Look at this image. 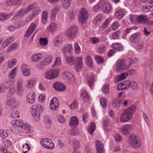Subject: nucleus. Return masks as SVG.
I'll return each instance as SVG.
<instances>
[{"label": "nucleus", "mask_w": 153, "mask_h": 153, "mask_svg": "<svg viewBox=\"0 0 153 153\" xmlns=\"http://www.w3.org/2000/svg\"><path fill=\"white\" fill-rule=\"evenodd\" d=\"M32 9H33V13L32 15L31 19L35 17L36 15L39 14V11H41L40 8L37 6L36 3H32L25 9H22L20 11L18 12L16 15L13 17V19L16 20L17 19H19L22 17L25 13H27Z\"/></svg>", "instance_id": "obj_1"}, {"label": "nucleus", "mask_w": 153, "mask_h": 153, "mask_svg": "<svg viewBox=\"0 0 153 153\" xmlns=\"http://www.w3.org/2000/svg\"><path fill=\"white\" fill-rule=\"evenodd\" d=\"M136 109V106L133 105L130 106L128 109L124 110L121 116V122H125L129 120L132 118L133 114L135 111Z\"/></svg>", "instance_id": "obj_2"}, {"label": "nucleus", "mask_w": 153, "mask_h": 153, "mask_svg": "<svg viewBox=\"0 0 153 153\" xmlns=\"http://www.w3.org/2000/svg\"><path fill=\"white\" fill-rule=\"evenodd\" d=\"M129 145L134 149H138L142 146L141 139L139 136L136 134H131L129 137Z\"/></svg>", "instance_id": "obj_3"}, {"label": "nucleus", "mask_w": 153, "mask_h": 153, "mask_svg": "<svg viewBox=\"0 0 153 153\" xmlns=\"http://www.w3.org/2000/svg\"><path fill=\"white\" fill-rule=\"evenodd\" d=\"M43 107L40 104H37L33 106L31 112L33 117H36L39 119L40 114L43 111Z\"/></svg>", "instance_id": "obj_4"}, {"label": "nucleus", "mask_w": 153, "mask_h": 153, "mask_svg": "<svg viewBox=\"0 0 153 153\" xmlns=\"http://www.w3.org/2000/svg\"><path fill=\"white\" fill-rule=\"evenodd\" d=\"M59 73V69H51L45 73V77L47 79H53L58 76Z\"/></svg>", "instance_id": "obj_5"}, {"label": "nucleus", "mask_w": 153, "mask_h": 153, "mask_svg": "<svg viewBox=\"0 0 153 153\" xmlns=\"http://www.w3.org/2000/svg\"><path fill=\"white\" fill-rule=\"evenodd\" d=\"M88 13L86 9H82L78 16L79 21L82 24H85L88 20Z\"/></svg>", "instance_id": "obj_6"}, {"label": "nucleus", "mask_w": 153, "mask_h": 153, "mask_svg": "<svg viewBox=\"0 0 153 153\" xmlns=\"http://www.w3.org/2000/svg\"><path fill=\"white\" fill-rule=\"evenodd\" d=\"M78 29L76 26L71 27L67 32V36L69 39H72L75 38L78 33Z\"/></svg>", "instance_id": "obj_7"}, {"label": "nucleus", "mask_w": 153, "mask_h": 153, "mask_svg": "<svg viewBox=\"0 0 153 153\" xmlns=\"http://www.w3.org/2000/svg\"><path fill=\"white\" fill-rule=\"evenodd\" d=\"M126 65L123 59L118 61L117 63L116 69L117 71L119 72H122L126 68Z\"/></svg>", "instance_id": "obj_8"}, {"label": "nucleus", "mask_w": 153, "mask_h": 153, "mask_svg": "<svg viewBox=\"0 0 153 153\" xmlns=\"http://www.w3.org/2000/svg\"><path fill=\"white\" fill-rule=\"evenodd\" d=\"M59 102L56 97H54L51 100L50 107L51 110L54 111L57 109L59 105Z\"/></svg>", "instance_id": "obj_9"}, {"label": "nucleus", "mask_w": 153, "mask_h": 153, "mask_svg": "<svg viewBox=\"0 0 153 153\" xmlns=\"http://www.w3.org/2000/svg\"><path fill=\"white\" fill-rule=\"evenodd\" d=\"M142 37V34L140 33H134L131 36L130 40L133 43H136L140 41Z\"/></svg>", "instance_id": "obj_10"}, {"label": "nucleus", "mask_w": 153, "mask_h": 153, "mask_svg": "<svg viewBox=\"0 0 153 153\" xmlns=\"http://www.w3.org/2000/svg\"><path fill=\"white\" fill-rule=\"evenodd\" d=\"M53 87L56 91H63L66 89L65 85L58 82L54 83L53 84Z\"/></svg>", "instance_id": "obj_11"}, {"label": "nucleus", "mask_w": 153, "mask_h": 153, "mask_svg": "<svg viewBox=\"0 0 153 153\" xmlns=\"http://www.w3.org/2000/svg\"><path fill=\"white\" fill-rule=\"evenodd\" d=\"M52 59V57L51 56H48L45 58L44 60L42 61L41 62L40 66V68H39L41 70H43L44 69L43 66L50 64L51 62Z\"/></svg>", "instance_id": "obj_12"}, {"label": "nucleus", "mask_w": 153, "mask_h": 153, "mask_svg": "<svg viewBox=\"0 0 153 153\" xmlns=\"http://www.w3.org/2000/svg\"><path fill=\"white\" fill-rule=\"evenodd\" d=\"M131 82L129 80H125L123 81L121 83H119L121 84V86L123 88H121V89H119L120 85H118L117 87V89L118 91L125 90L128 88L130 85Z\"/></svg>", "instance_id": "obj_13"}, {"label": "nucleus", "mask_w": 153, "mask_h": 153, "mask_svg": "<svg viewBox=\"0 0 153 153\" xmlns=\"http://www.w3.org/2000/svg\"><path fill=\"white\" fill-rule=\"evenodd\" d=\"M79 124L78 118L75 116L72 117L70 120L69 126L73 128H76L77 127Z\"/></svg>", "instance_id": "obj_14"}, {"label": "nucleus", "mask_w": 153, "mask_h": 153, "mask_svg": "<svg viewBox=\"0 0 153 153\" xmlns=\"http://www.w3.org/2000/svg\"><path fill=\"white\" fill-rule=\"evenodd\" d=\"M62 52L63 54L65 57L66 56V53H70L72 52L73 48L71 45L67 44L62 48Z\"/></svg>", "instance_id": "obj_15"}, {"label": "nucleus", "mask_w": 153, "mask_h": 153, "mask_svg": "<svg viewBox=\"0 0 153 153\" xmlns=\"http://www.w3.org/2000/svg\"><path fill=\"white\" fill-rule=\"evenodd\" d=\"M37 27V25L34 23H32L27 32L25 36L27 37L30 35L35 30Z\"/></svg>", "instance_id": "obj_16"}, {"label": "nucleus", "mask_w": 153, "mask_h": 153, "mask_svg": "<svg viewBox=\"0 0 153 153\" xmlns=\"http://www.w3.org/2000/svg\"><path fill=\"white\" fill-rule=\"evenodd\" d=\"M82 58L78 57L76 58V61L75 65V68L77 71H79L82 68Z\"/></svg>", "instance_id": "obj_17"}, {"label": "nucleus", "mask_w": 153, "mask_h": 153, "mask_svg": "<svg viewBox=\"0 0 153 153\" xmlns=\"http://www.w3.org/2000/svg\"><path fill=\"white\" fill-rule=\"evenodd\" d=\"M95 146L97 151L98 153H103L104 152V146L101 144L100 141L97 140L95 142Z\"/></svg>", "instance_id": "obj_18"}, {"label": "nucleus", "mask_w": 153, "mask_h": 153, "mask_svg": "<svg viewBox=\"0 0 153 153\" xmlns=\"http://www.w3.org/2000/svg\"><path fill=\"white\" fill-rule=\"evenodd\" d=\"M35 99V95L34 92L29 93L27 94L26 97V101L27 102L32 103L34 102Z\"/></svg>", "instance_id": "obj_19"}, {"label": "nucleus", "mask_w": 153, "mask_h": 153, "mask_svg": "<svg viewBox=\"0 0 153 153\" xmlns=\"http://www.w3.org/2000/svg\"><path fill=\"white\" fill-rule=\"evenodd\" d=\"M57 27V25L56 23L52 22L47 26V29L49 32L53 33L56 31Z\"/></svg>", "instance_id": "obj_20"}, {"label": "nucleus", "mask_w": 153, "mask_h": 153, "mask_svg": "<svg viewBox=\"0 0 153 153\" xmlns=\"http://www.w3.org/2000/svg\"><path fill=\"white\" fill-rule=\"evenodd\" d=\"M11 123L13 126L17 127H22L23 128V123L22 120H14L11 122Z\"/></svg>", "instance_id": "obj_21"}, {"label": "nucleus", "mask_w": 153, "mask_h": 153, "mask_svg": "<svg viewBox=\"0 0 153 153\" xmlns=\"http://www.w3.org/2000/svg\"><path fill=\"white\" fill-rule=\"evenodd\" d=\"M147 20V16L142 14L139 16L137 17L136 21L139 23H144L146 22Z\"/></svg>", "instance_id": "obj_22"}, {"label": "nucleus", "mask_w": 153, "mask_h": 153, "mask_svg": "<svg viewBox=\"0 0 153 153\" xmlns=\"http://www.w3.org/2000/svg\"><path fill=\"white\" fill-rule=\"evenodd\" d=\"M80 96L81 98L85 102H87L90 100V97L86 90H83Z\"/></svg>", "instance_id": "obj_23"}, {"label": "nucleus", "mask_w": 153, "mask_h": 153, "mask_svg": "<svg viewBox=\"0 0 153 153\" xmlns=\"http://www.w3.org/2000/svg\"><path fill=\"white\" fill-rule=\"evenodd\" d=\"M131 128V126L130 124L125 125L122 128V132L124 134H127L129 133Z\"/></svg>", "instance_id": "obj_24"}, {"label": "nucleus", "mask_w": 153, "mask_h": 153, "mask_svg": "<svg viewBox=\"0 0 153 153\" xmlns=\"http://www.w3.org/2000/svg\"><path fill=\"white\" fill-rule=\"evenodd\" d=\"M60 10V8L58 7H55L53 8L51 13V17L52 19H55L56 13Z\"/></svg>", "instance_id": "obj_25"}, {"label": "nucleus", "mask_w": 153, "mask_h": 153, "mask_svg": "<svg viewBox=\"0 0 153 153\" xmlns=\"http://www.w3.org/2000/svg\"><path fill=\"white\" fill-rule=\"evenodd\" d=\"M122 100L119 98H116L114 99L112 102V104L114 107H118L122 104Z\"/></svg>", "instance_id": "obj_26"}, {"label": "nucleus", "mask_w": 153, "mask_h": 153, "mask_svg": "<svg viewBox=\"0 0 153 153\" xmlns=\"http://www.w3.org/2000/svg\"><path fill=\"white\" fill-rule=\"evenodd\" d=\"M125 13L123 9H120L115 12V16L117 18L120 19L124 15Z\"/></svg>", "instance_id": "obj_27"}, {"label": "nucleus", "mask_w": 153, "mask_h": 153, "mask_svg": "<svg viewBox=\"0 0 153 153\" xmlns=\"http://www.w3.org/2000/svg\"><path fill=\"white\" fill-rule=\"evenodd\" d=\"M66 62L70 65H73L75 62V59L72 56H67L66 58Z\"/></svg>", "instance_id": "obj_28"}, {"label": "nucleus", "mask_w": 153, "mask_h": 153, "mask_svg": "<svg viewBox=\"0 0 153 153\" xmlns=\"http://www.w3.org/2000/svg\"><path fill=\"white\" fill-rule=\"evenodd\" d=\"M69 142L70 143L71 142H72V145L74 149V150H76V149L79 148L80 146V144L75 139H72L71 141L70 140Z\"/></svg>", "instance_id": "obj_29"}, {"label": "nucleus", "mask_w": 153, "mask_h": 153, "mask_svg": "<svg viewBox=\"0 0 153 153\" xmlns=\"http://www.w3.org/2000/svg\"><path fill=\"white\" fill-rule=\"evenodd\" d=\"M71 2V0H62V6L64 8H68L70 7Z\"/></svg>", "instance_id": "obj_30"}, {"label": "nucleus", "mask_w": 153, "mask_h": 153, "mask_svg": "<svg viewBox=\"0 0 153 153\" xmlns=\"http://www.w3.org/2000/svg\"><path fill=\"white\" fill-rule=\"evenodd\" d=\"M87 82L89 86L92 87L94 83V77L93 76L91 75L88 77Z\"/></svg>", "instance_id": "obj_31"}, {"label": "nucleus", "mask_w": 153, "mask_h": 153, "mask_svg": "<svg viewBox=\"0 0 153 153\" xmlns=\"http://www.w3.org/2000/svg\"><path fill=\"white\" fill-rule=\"evenodd\" d=\"M112 47L115 49L119 51H121L122 50L123 48L122 46L118 43H113Z\"/></svg>", "instance_id": "obj_32"}, {"label": "nucleus", "mask_w": 153, "mask_h": 153, "mask_svg": "<svg viewBox=\"0 0 153 153\" xmlns=\"http://www.w3.org/2000/svg\"><path fill=\"white\" fill-rule=\"evenodd\" d=\"M86 62L87 65L90 68H92L93 66V61L90 55H88L86 56Z\"/></svg>", "instance_id": "obj_33"}, {"label": "nucleus", "mask_w": 153, "mask_h": 153, "mask_svg": "<svg viewBox=\"0 0 153 153\" xmlns=\"http://www.w3.org/2000/svg\"><path fill=\"white\" fill-rule=\"evenodd\" d=\"M96 125L94 123H91L89 127L88 128V131L91 135H92L96 129Z\"/></svg>", "instance_id": "obj_34"}, {"label": "nucleus", "mask_w": 153, "mask_h": 153, "mask_svg": "<svg viewBox=\"0 0 153 153\" xmlns=\"http://www.w3.org/2000/svg\"><path fill=\"white\" fill-rule=\"evenodd\" d=\"M10 18V16L6 13H0V21H5L7 20Z\"/></svg>", "instance_id": "obj_35"}, {"label": "nucleus", "mask_w": 153, "mask_h": 153, "mask_svg": "<svg viewBox=\"0 0 153 153\" xmlns=\"http://www.w3.org/2000/svg\"><path fill=\"white\" fill-rule=\"evenodd\" d=\"M100 9L105 12V0H100L98 3Z\"/></svg>", "instance_id": "obj_36"}, {"label": "nucleus", "mask_w": 153, "mask_h": 153, "mask_svg": "<svg viewBox=\"0 0 153 153\" xmlns=\"http://www.w3.org/2000/svg\"><path fill=\"white\" fill-rule=\"evenodd\" d=\"M112 128L111 124L108 119H106V131L109 132L111 131Z\"/></svg>", "instance_id": "obj_37"}, {"label": "nucleus", "mask_w": 153, "mask_h": 153, "mask_svg": "<svg viewBox=\"0 0 153 153\" xmlns=\"http://www.w3.org/2000/svg\"><path fill=\"white\" fill-rule=\"evenodd\" d=\"M48 13L47 11H43L42 15V22L45 24L47 20Z\"/></svg>", "instance_id": "obj_38"}, {"label": "nucleus", "mask_w": 153, "mask_h": 153, "mask_svg": "<svg viewBox=\"0 0 153 153\" xmlns=\"http://www.w3.org/2000/svg\"><path fill=\"white\" fill-rule=\"evenodd\" d=\"M149 75H146L143 80V86L144 88H146L149 85Z\"/></svg>", "instance_id": "obj_39"}, {"label": "nucleus", "mask_w": 153, "mask_h": 153, "mask_svg": "<svg viewBox=\"0 0 153 153\" xmlns=\"http://www.w3.org/2000/svg\"><path fill=\"white\" fill-rule=\"evenodd\" d=\"M42 55L40 54H37L33 55L31 57V60L34 62L37 61L41 59Z\"/></svg>", "instance_id": "obj_40"}, {"label": "nucleus", "mask_w": 153, "mask_h": 153, "mask_svg": "<svg viewBox=\"0 0 153 153\" xmlns=\"http://www.w3.org/2000/svg\"><path fill=\"white\" fill-rule=\"evenodd\" d=\"M65 78H67L71 80L74 79L73 75L70 74L68 71H65L63 74Z\"/></svg>", "instance_id": "obj_41"}, {"label": "nucleus", "mask_w": 153, "mask_h": 153, "mask_svg": "<svg viewBox=\"0 0 153 153\" xmlns=\"http://www.w3.org/2000/svg\"><path fill=\"white\" fill-rule=\"evenodd\" d=\"M22 148V150L24 153H27L30 149V147L28 144L26 143L23 145Z\"/></svg>", "instance_id": "obj_42"}, {"label": "nucleus", "mask_w": 153, "mask_h": 153, "mask_svg": "<svg viewBox=\"0 0 153 153\" xmlns=\"http://www.w3.org/2000/svg\"><path fill=\"white\" fill-rule=\"evenodd\" d=\"M17 44L14 43H13L7 49L8 51H10L12 50H14L17 48Z\"/></svg>", "instance_id": "obj_43"}, {"label": "nucleus", "mask_w": 153, "mask_h": 153, "mask_svg": "<svg viewBox=\"0 0 153 153\" xmlns=\"http://www.w3.org/2000/svg\"><path fill=\"white\" fill-rule=\"evenodd\" d=\"M39 43L41 45H45L48 43V40L47 39L45 38H40L39 39Z\"/></svg>", "instance_id": "obj_44"}, {"label": "nucleus", "mask_w": 153, "mask_h": 153, "mask_svg": "<svg viewBox=\"0 0 153 153\" xmlns=\"http://www.w3.org/2000/svg\"><path fill=\"white\" fill-rule=\"evenodd\" d=\"M99 41V39L96 37L90 38L89 40L90 42L93 44H96Z\"/></svg>", "instance_id": "obj_45"}, {"label": "nucleus", "mask_w": 153, "mask_h": 153, "mask_svg": "<svg viewBox=\"0 0 153 153\" xmlns=\"http://www.w3.org/2000/svg\"><path fill=\"white\" fill-rule=\"evenodd\" d=\"M137 45L136 46V48L138 50H141L143 47L144 44L142 41H139L137 42Z\"/></svg>", "instance_id": "obj_46"}, {"label": "nucleus", "mask_w": 153, "mask_h": 153, "mask_svg": "<svg viewBox=\"0 0 153 153\" xmlns=\"http://www.w3.org/2000/svg\"><path fill=\"white\" fill-rule=\"evenodd\" d=\"M111 5L108 3L106 2V13H108L112 9Z\"/></svg>", "instance_id": "obj_47"}, {"label": "nucleus", "mask_w": 153, "mask_h": 153, "mask_svg": "<svg viewBox=\"0 0 153 153\" xmlns=\"http://www.w3.org/2000/svg\"><path fill=\"white\" fill-rule=\"evenodd\" d=\"M15 90V89L14 88H10L9 90V93L7 95V97L10 98L11 96L13 95V94L14 93Z\"/></svg>", "instance_id": "obj_48"}, {"label": "nucleus", "mask_w": 153, "mask_h": 153, "mask_svg": "<svg viewBox=\"0 0 153 153\" xmlns=\"http://www.w3.org/2000/svg\"><path fill=\"white\" fill-rule=\"evenodd\" d=\"M130 87L133 90H136L137 88L138 85L137 83L135 82H131Z\"/></svg>", "instance_id": "obj_49"}, {"label": "nucleus", "mask_w": 153, "mask_h": 153, "mask_svg": "<svg viewBox=\"0 0 153 153\" xmlns=\"http://www.w3.org/2000/svg\"><path fill=\"white\" fill-rule=\"evenodd\" d=\"M128 76L126 73H123L121 74L118 78V79L119 81H121L125 79Z\"/></svg>", "instance_id": "obj_50"}, {"label": "nucleus", "mask_w": 153, "mask_h": 153, "mask_svg": "<svg viewBox=\"0 0 153 153\" xmlns=\"http://www.w3.org/2000/svg\"><path fill=\"white\" fill-rule=\"evenodd\" d=\"M18 111H16L12 112L11 114V116L12 118H19V114L18 113Z\"/></svg>", "instance_id": "obj_51"}, {"label": "nucleus", "mask_w": 153, "mask_h": 153, "mask_svg": "<svg viewBox=\"0 0 153 153\" xmlns=\"http://www.w3.org/2000/svg\"><path fill=\"white\" fill-rule=\"evenodd\" d=\"M95 59L97 62L100 64L102 63L104 60V59L102 58L99 56H96L95 57Z\"/></svg>", "instance_id": "obj_52"}, {"label": "nucleus", "mask_w": 153, "mask_h": 153, "mask_svg": "<svg viewBox=\"0 0 153 153\" xmlns=\"http://www.w3.org/2000/svg\"><path fill=\"white\" fill-rule=\"evenodd\" d=\"M53 42L54 44L56 46H57V45L60 43L61 42V38L59 37H57L55 38Z\"/></svg>", "instance_id": "obj_53"}, {"label": "nucleus", "mask_w": 153, "mask_h": 153, "mask_svg": "<svg viewBox=\"0 0 153 153\" xmlns=\"http://www.w3.org/2000/svg\"><path fill=\"white\" fill-rule=\"evenodd\" d=\"M16 102V100L14 98L10 99L7 100V104L9 105H12Z\"/></svg>", "instance_id": "obj_54"}, {"label": "nucleus", "mask_w": 153, "mask_h": 153, "mask_svg": "<svg viewBox=\"0 0 153 153\" xmlns=\"http://www.w3.org/2000/svg\"><path fill=\"white\" fill-rule=\"evenodd\" d=\"M34 85V82L33 80H30L27 82V88H30L33 87Z\"/></svg>", "instance_id": "obj_55"}, {"label": "nucleus", "mask_w": 153, "mask_h": 153, "mask_svg": "<svg viewBox=\"0 0 153 153\" xmlns=\"http://www.w3.org/2000/svg\"><path fill=\"white\" fill-rule=\"evenodd\" d=\"M22 74L25 76H28L30 74V71L28 69H27L24 70L22 71Z\"/></svg>", "instance_id": "obj_56"}, {"label": "nucleus", "mask_w": 153, "mask_h": 153, "mask_svg": "<svg viewBox=\"0 0 153 153\" xmlns=\"http://www.w3.org/2000/svg\"><path fill=\"white\" fill-rule=\"evenodd\" d=\"M119 26V25L118 22H115L113 23L111 26V27L113 30H115L118 28Z\"/></svg>", "instance_id": "obj_57"}, {"label": "nucleus", "mask_w": 153, "mask_h": 153, "mask_svg": "<svg viewBox=\"0 0 153 153\" xmlns=\"http://www.w3.org/2000/svg\"><path fill=\"white\" fill-rule=\"evenodd\" d=\"M74 47L75 52L76 53H79L80 52V49L78 43H76L75 44Z\"/></svg>", "instance_id": "obj_58"}, {"label": "nucleus", "mask_w": 153, "mask_h": 153, "mask_svg": "<svg viewBox=\"0 0 153 153\" xmlns=\"http://www.w3.org/2000/svg\"><path fill=\"white\" fill-rule=\"evenodd\" d=\"M14 38L13 36H11L7 38L5 40L8 45L10 44L13 42L14 40Z\"/></svg>", "instance_id": "obj_59"}, {"label": "nucleus", "mask_w": 153, "mask_h": 153, "mask_svg": "<svg viewBox=\"0 0 153 153\" xmlns=\"http://www.w3.org/2000/svg\"><path fill=\"white\" fill-rule=\"evenodd\" d=\"M0 134L1 137L4 138L8 136V134L6 132L4 131L3 130L0 131Z\"/></svg>", "instance_id": "obj_60"}, {"label": "nucleus", "mask_w": 153, "mask_h": 153, "mask_svg": "<svg viewBox=\"0 0 153 153\" xmlns=\"http://www.w3.org/2000/svg\"><path fill=\"white\" fill-rule=\"evenodd\" d=\"M100 103L102 107L104 108H105V98L102 97L100 98Z\"/></svg>", "instance_id": "obj_61"}, {"label": "nucleus", "mask_w": 153, "mask_h": 153, "mask_svg": "<svg viewBox=\"0 0 153 153\" xmlns=\"http://www.w3.org/2000/svg\"><path fill=\"white\" fill-rule=\"evenodd\" d=\"M58 120L59 123H63L65 122V120L63 116L60 115L57 118Z\"/></svg>", "instance_id": "obj_62"}, {"label": "nucleus", "mask_w": 153, "mask_h": 153, "mask_svg": "<svg viewBox=\"0 0 153 153\" xmlns=\"http://www.w3.org/2000/svg\"><path fill=\"white\" fill-rule=\"evenodd\" d=\"M114 139L117 141L120 142L121 140V137L120 135L117 134H115L114 135Z\"/></svg>", "instance_id": "obj_63"}, {"label": "nucleus", "mask_w": 153, "mask_h": 153, "mask_svg": "<svg viewBox=\"0 0 153 153\" xmlns=\"http://www.w3.org/2000/svg\"><path fill=\"white\" fill-rule=\"evenodd\" d=\"M5 4L7 6L14 5L13 0H6L5 1Z\"/></svg>", "instance_id": "obj_64"}]
</instances>
